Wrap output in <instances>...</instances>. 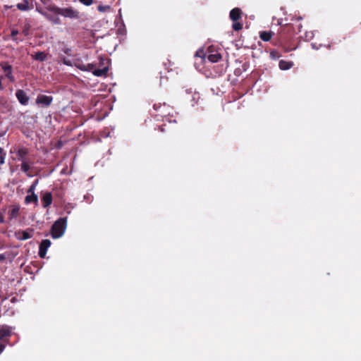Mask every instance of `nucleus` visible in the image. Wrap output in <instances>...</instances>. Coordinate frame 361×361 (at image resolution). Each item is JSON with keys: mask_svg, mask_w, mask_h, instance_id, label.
I'll use <instances>...</instances> for the list:
<instances>
[{"mask_svg": "<svg viewBox=\"0 0 361 361\" xmlns=\"http://www.w3.org/2000/svg\"><path fill=\"white\" fill-rule=\"evenodd\" d=\"M49 10L56 15H61L65 18L78 20L80 18V12L73 7L60 8L56 6L49 7Z\"/></svg>", "mask_w": 361, "mask_h": 361, "instance_id": "f257e3e1", "label": "nucleus"}, {"mask_svg": "<svg viewBox=\"0 0 361 361\" xmlns=\"http://www.w3.org/2000/svg\"><path fill=\"white\" fill-rule=\"evenodd\" d=\"M290 28V27L288 24L282 27L281 30L278 34L277 39L274 42L275 45L283 47L285 52H288L295 49L287 47V42L289 40V37L286 35V32L289 31Z\"/></svg>", "mask_w": 361, "mask_h": 361, "instance_id": "f03ea898", "label": "nucleus"}, {"mask_svg": "<svg viewBox=\"0 0 361 361\" xmlns=\"http://www.w3.org/2000/svg\"><path fill=\"white\" fill-rule=\"evenodd\" d=\"M66 227V219L59 218L54 222L51 227V235L54 238H58L61 237Z\"/></svg>", "mask_w": 361, "mask_h": 361, "instance_id": "7ed1b4c3", "label": "nucleus"}, {"mask_svg": "<svg viewBox=\"0 0 361 361\" xmlns=\"http://www.w3.org/2000/svg\"><path fill=\"white\" fill-rule=\"evenodd\" d=\"M109 59L99 57V63H97V70L94 71V75L98 77L105 76L109 71Z\"/></svg>", "mask_w": 361, "mask_h": 361, "instance_id": "20e7f679", "label": "nucleus"}, {"mask_svg": "<svg viewBox=\"0 0 361 361\" xmlns=\"http://www.w3.org/2000/svg\"><path fill=\"white\" fill-rule=\"evenodd\" d=\"M38 179H35L32 184L30 185L29 189L27 191V196L25 198V202L26 204H34L35 205H37L38 204V197L35 193V189L38 183Z\"/></svg>", "mask_w": 361, "mask_h": 361, "instance_id": "39448f33", "label": "nucleus"}, {"mask_svg": "<svg viewBox=\"0 0 361 361\" xmlns=\"http://www.w3.org/2000/svg\"><path fill=\"white\" fill-rule=\"evenodd\" d=\"M153 109L159 113L157 116H160L163 118H165L169 122H171V120L169 118H168V116H169V113L166 114L168 110L170 109L169 105L166 104V103L154 104L153 105Z\"/></svg>", "mask_w": 361, "mask_h": 361, "instance_id": "423d86ee", "label": "nucleus"}, {"mask_svg": "<svg viewBox=\"0 0 361 361\" xmlns=\"http://www.w3.org/2000/svg\"><path fill=\"white\" fill-rule=\"evenodd\" d=\"M53 101L51 96L44 94H39L35 100V103L42 107H48L51 105Z\"/></svg>", "mask_w": 361, "mask_h": 361, "instance_id": "0eeeda50", "label": "nucleus"}, {"mask_svg": "<svg viewBox=\"0 0 361 361\" xmlns=\"http://www.w3.org/2000/svg\"><path fill=\"white\" fill-rule=\"evenodd\" d=\"M42 207L47 208L52 203V195L51 192L44 193L41 199Z\"/></svg>", "mask_w": 361, "mask_h": 361, "instance_id": "6e6552de", "label": "nucleus"}, {"mask_svg": "<svg viewBox=\"0 0 361 361\" xmlns=\"http://www.w3.org/2000/svg\"><path fill=\"white\" fill-rule=\"evenodd\" d=\"M242 11L239 8H234L230 11L229 17L233 21H238L242 16Z\"/></svg>", "mask_w": 361, "mask_h": 361, "instance_id": "1a4fd4ad", "label": "nucleus"}, {"mask_svg": "<svg viewBox=\"0 0 361 361\" xmlns=\"http://www.w3.org/2000/svg\"><path fill=\"white\" fill-rule=\"evenodd\" d=\"M11 331V328L8 326H0V341L10 336Z\"/></svg>", "mask_w": 361, "mask_h": 361, "instance_id": "9d476101", "label": "nucleus"}, {"mask_svg": "<svg viewBox=\"0 0 361 361\" xmlns=\"http://www.w3.org/2000/svg\"><path fill=\"white\" fill-rule=\"evenodd\" d=\"M294 63L293 61H288L285 60H281L279 63V68L282 71L289 70L293 66Z\"/></svg>", "mask_w": 361, "mask_h": 361, "instance_id": "9b49d317", "label": "nucleus"}, {"mask_svg": "<svg viewBox=\"0 0 361 361\" xmlns=\"http://www.w3.org/2000/svg\"><path fill=\"white\" fill-rule=\"evenodd\" d=\"M47 19H48L49 21H51L53 24L55 25H60L61 24V19L56 16V15H51L47 13H42Z\"/></svg>", "mask_w": 361, "mask_h": 361, "instance_id": "f8f14e48", "label": "nucleus"}, {"mask_svg": "<svg viewBox=\"0 0 361 361\" xmlns=\"http://www.w3.org/2000/svg\"><path fill=\"white\" fill-rule=\"evenodd\" d=\"M20 207L19 205H13L8 211L11 219L16 218L20 213Z\"/></svg>", "mask_w": 361, "mask_h": 361, "instance_id": "ddd939ff", "label": "nucleus"}, {"mask_svg": "<svg viewBox=\"0 0 361 361\" xmlns=\"http://www.w3.org/2000/svg\"><path fill=\"white\" fill-rule=\"evenodd\" d=\"M274 32L271 31H262L259 32V37L264 42H269L271 40Z\"/></svg>", "mask_w": 361, "mask_h": 361, "instance_id": "4468645a", "label": "nucleus"}, {"mask_svg": "<svg viewBox=\"0 0 361 361\" xmlns=\"http://www.w3.org/2000/svg\"><path fill=\"white\" fill-rule=\"evenodd\" d=\"M32 245H38V248H49L51 245V241L48 239L43 240L40 243L37 241L32 242Z\"/></svg>", "mask_w": 361, "mask_h": 361, "instance_id": "2eb2a0df", "label": "nucleus"}, {"mask_svg": "<svg viewBox=\"0 0 361 361\" xmlns=\"http://www.w3.org/2000/svg\"><path fill=\"white\" fill-rule=\"evenodd\" d=\"M221 59V55L219 53L211 54L208 56V59L212 63L218 62Z\"/></svg>", "mask_w": 361, "mask_h": 361, "instance_id": "dca6fc26", "label": "nucleus"}, {"mask_svg": "<svg viewBox=\"0 0 361 361\" xmlns=\"http://www.w3.org/2000/svg\"><path fill=\"white\" fill-rule=\"evenodd\" d=\"M269 56L271 59L276 60L281 56V54L276 49H272L269 53Z\"/></svg>", "mask_w": 361, "mask_h": 361, "instance_id": "f3484780", "label": "nucleus"}, {"mask_svg": "<svg viewBox=\"0 0 361 361\" xmlns=\"http://www.w3.org/2000/svg\"><path fill=\"white\" fill-rule=\"evenodd\" d=\"M46 57L47 56L44 52L39 51L35 54V59L37 61H43Z\"/></svg>", "mask_w": 361, "mask_h": 361, "instance_id": "a211bd4d", "label": "nucleus"}, {"mask_svg": "<svg viewBox=\"0 0 361 361\" xmlns=\"http://www.w3.org/2000/svg\"><path fill=\"white\" fill-rule=\"evenodd\" d=\"M234 23L232 25V27L235 31H239L243 28V24L238 21H233Z\"/></svg>", "mask_w": 361, "mask_h": 361, "instance_id": "6ab92c4d", "label": "nucleus"}, {"mask_svg": "<svg viewBox=\"0 0 361 361\" xmlns=\"http://www.w3.org/2000/svg\"><path fill=\"white\" fill-rule=\"evenodd\" d=\"M97 63H88L87 65V70L89 71H92L94 74V71L97 70Z\"/></svg>", "mask_w": 361, "mask_h": 361, "instance_id": "aec40b11", "label": "nucleus"}, {"mask_svg": "<svg viewBox=\"0 0 361 361\" xmlns=\"http://www.w3.org/2000/svg\"><path fill=\"white\" fill-rule=\"evenodd\" d=\"M97 9L100 12H105V11H109L111 9V6H108V5H106V6L99 5L97 7Z\"/></svg>", "mask_w": 361, "mask_h": 361, "instance_id": "412c9836", "label": "nucleus"}, {"mask_svg": "<svg viewBox=\"0 0 361 361\" xmlns=\"http://www.w3.org/2000/svg\"><path fill=\"white\" fill-rule=\"evenodd\" d=\"M16 97L20 104H23V90H19L16 92Z\"/></svg>", "mask_w": 361, "mask_h": 361, "instance_id": "4be33fe9", "label": "nucleus"}, {"mask_svg": "<svg viewBox=\"0 0 361 361\" xmlns=\"http://www.w3.org/2000/svg\"><path fill=\"white\" fill-rule=\"evenodd\" d=\"M79 1L85 6H90L93 3V0H79Z\"/></svg>", "mask_w": 361, "mask_h": 361, "instance_id": "5701e85b", "label": "nucleus"}, {"mask_svg": "<svg viewBox=\"0 0 361 361\" xmlns=\"http://www.w3.org/2000/svg\"><path fill=\"white\" fill-rule=\"evenodd\" d=\"M32 237V235L28 231H24V240L29 239Z\"/></svg>", "mask_w": 361, "mask_h": 361, "instance_id": "b1692460", "label": "nucleus"}, {"mask_svg": "<svg viewBox=\"0 0 361 361\" xmlns=\"http://www.w3.org/2000/svg\"><path fill=\"white\" fill-rule=\"evenodd\" d=\"M10 68H11L10 66L6 67L4 71L6 73V76L11 79V76L10 75V71H9Z\"/></svg>", "mask_w": 361, "mask_h": 361, "instance_id": "393cba45", "label": "nucleus"}, {"mask_svg": "<svg viewBox=\"0 0 361 361\" xmlns=\"http://www.w3.org/2000/svg\"><path fill=\"white\" fill-rule=\"evenodd\" d=\"M5 160V154L4 152L0 154V165L3 164L4 163Z\"/></svg>", "mask_w": 361, "mask_h": 361, "instance_id": "a878e982", "label": "nucleus"}, {"mask_svg": "<svg viewBox=\"0 0 361 361\" xmlns=\"http://www.w3.org/2000/svg\"><path fill=\"white\" fill-rule=\"evenodd\" d=\"M23 167H24V173H26L27 171H28V170L30 169L28 164L24 162Z\"/></svg>", "mask_w": 361, "mask_h": 361, "instance_id": "bb28decb", "label": "nucleus"}, {"mask_svg": "<svg viewBox=\"0 0 361 361\" xmlns=\"http://www.w3.org/2000/svg\"><path fill=\"white\" fill-rule=\"evenodd\" d=\"M165 126H166L165 124L159 126V130H160L161 132H165L166 131L165 128H164Z\"/></svg>", "mask_w": 361, "mask_h": 361, "instance_id": "cd10ccee", "label": "nucleus"}, {"mask_svg": "<svg viewBox=\"0 0 361 361\" xmlns=\"http://www.w3.org/2000/svg\"><path fill=\"white\" fill-rule=\"evenodd\" d=\"M28 1L27 0H24V11L28 8Z\"/></svg>", "mask_w": 361, "mask_h": 361, "instance_id": "c85d7f7f", "label": "nucleus"}, {"mask_svg": "<svg viewBox=\"0 0 361 361\" xmlns=\"http://www.w3.org/2000/svg\"><path fill=\"white\" fill-rule=\"evenodd\" d=\"M28 97H27L25 94H24V106L26 105L28 102Z\"/></svg>", "mask_w": 361, "mask_h": 361, "instance_id": "c756f323", "label": "nucleus"}, {"mask_svg": "<svg viewBox=\"0 0 361 361\" xmlns=\"http://www.w3.org/2000/svg\"><path fill=\"white\" fill-rule=\"evenodd\" d=\"M5 348V345L2 343H0V354L4 351Z\"/></svg>", "mask_w": 361, "mask_h": 361, "instance_id": "7c9ffc66", "label": "nucleus"}, {"mask_svg": "<svg viewBox=\"0 0 361 361\" xmlns=\"http://www.w3.org/2000/svg\"><path fill=\"white\" fill-rule=\"evenodd\" d=\"M18 33V31L16 30H13L11 32V35L13 37L16 36Z\"/></svg>", "mask_w": 361, "mask_h": 361, "instance_id": "2f4dec72", "label": "nucleus"}, {"mask_svg": "<svg viewBox=\"0 0 361 361\" xmlns=\"http://www.w3.org/2000/svg\"><path fill=\"white\" fill-rule=\"evenodd\" d=\"M17 7L20 10H23V4H18Z\"/></svg>", "mask_w": 361, "mask_h": 361, "instance_id": "473e14b6", "label": "nucleus"}, {"mask_svg": "<svg viewBox=\"0 0 361 361\" xmlns=\"http://www.w3.org/2000/svg\"><path fill=\"white\" fill-rule=\"evenodd\" d=\"M2 222H4V218H3L1 213L0 212V223H2Z\"/></svg>", "mask_w": 361, "mask_h": 361, "instance_id": "72a5a7b5", "label": "nucleus"}, {"mask_svg": "<svg viewBox=\"0 0 361 361\" xmlns=\"http://www.w3.org/2000/svg\"><path fill=\"white\" fill-rule=\"evenodd\" d=\"M1 79H2V78H1V77H0V90H2V89H3V87H2V85H1Z\"/></svg>", "mask_w": 361, "mask_h": 361, "instance_id": "f704fd0d", "label": "nucleus"}, {"mask_svg": "<svg viewBox=\"0 0 361 361\" xmlns=\"http://www.w3.org/2000/svg\"><path fill=\"white\" fill-rule=\"evenodd\" d=\"M200 55H201V53H200V51H197V53H196V56H200Z\"/></svg>", "mask_w": 361, "mask_h": 361, "instance_id": "c9c22d12", "label": "nucleus"}, {"mask_svg": "<svg viewBox=\"0 0 361 361\" xmlns=\"http://www.w3.org/2000/svg\"><path fill=\"white\" fill-rule=\"evenodd\" d=\"M200 55H201V53H200V51H197V53H196V56H200Z\"/></svg>", "mask_w": 361, "mask_h": 361, "instance_id": "e433bc0d", "label": "nucleus"}, {"mask_svg": "<svg viewBox=\"0 0 361 361\" xmlns=\"http://www.w3.org/2000/svg\"><path fill=\"white\" fill-rule=\"evenodd\" d=\"M301 27H302V25H300L298 26V32H300V28H301Z\"/></svg>", "mask_w": 361, "mask_h": 361, "instance_id": "4c0bfd02", "label": "nucleus"}, {"mask_svg": "<svg viewBox=\"0 0 361 361\" xmlns=\"http://www.w3.org/2000/svg\"><path fill=\"white\" fill-rule=\"evenodd\" d=\"M3 153V149L0 147V154Z\"/></svg>", "mask_w": 361, "mask_h": 361, "instance_id": "58836bf2", "label": "nucleus"}, {"mask_svg": "<svg viewBox=\"0 0 361 361\" xmlns=\"http://www.w3.org/2000/svg\"><path fill=\"white\" fill-rule=\"evenodd\" d=\"M4 257L2 255H0V260L3 259Z\"/></svg>", "mask_w": 361, "mask_h": 361, "instance_id": "ea45409f", "label": "nucleus"}, {"mask_svg": "<svg viewBox=\"0 0 361 361\" xmlns=\"http://www.w3.org/2000/svg\"><path fill=\"white\" fill-rule=\"evenodd\" d=\"M11 300L16 302L15 298H13Z\"/></svg>", "mask_w": 361, "mask_h": 361, "instance_id": "a19ab883", "label": "nucleus"}, {"mask_svg": "<svg viewBox=\"0 0 361 361\" xmlns=\"http://www.w3.org/2000/svg\"><path fill=\"white\" fill-rule=\"evenodd\" d=\"M11 300L16 302L15 298H13Z\"/></svg>", "mask_w": 361, "mask_h": 361, "instance_id": "79ce46f5", "label": "nucleus"}, {"mask_svg": "<svg viewBox=\"0 0 361 361\" xmlns=\"http://www.w3.org/2000/svg\"><path fill=\"white\" fill-rule=\"evenodd\" d=\"M23 154H24V155L26 154V152L25 149H24Z\"/></svg>", "mask_w": 361, "mask_h": 361, "instance_id": "37998d69", "label": "nucleus"}]
</instances>
